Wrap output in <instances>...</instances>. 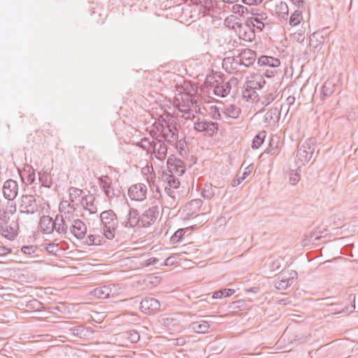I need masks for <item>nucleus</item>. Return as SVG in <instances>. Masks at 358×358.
Masks as SVG:
<instances>
[{"instance_id":"obj_1","label":"nucleus","mask_w":358,"mask_h":358,"mask_svg":"<svg viewBox=\"0 0 358 358\" xmlns=\"http://www.w3.org/2000/svg\"><path fill=\"white\" fill-rule=\"evenodd\" d=\"M19 217L14 213L3 211L0 213V234L8 240L13 241L20 231Z\"/></svg>"},{"instance_id":"obj_2","label":"nucleus","mask_w":358,"mask_h":358,"mask_svg":"<svg viewBox=\"0 0 358 358\" xmlns=\"http://www.w3.org/2000/svg\"><path fill=\"white\" fill-rule=\"evenodd\" d=\"M100 220L103 226V234L108 239H113L118 227L117 215L113 210L103 211L100 214Z\"/></svg>"},{"instance_id":"obj_3","label":"nucleus","mask_w":358,"mask_h":358,"mask_svg":"<svg viewBox=\"0 0 358 358\" xmlns=\"http://www.w3.org/2000/svg\"><path fill=\"white\" fill-rule=\"evenodd\" d=\"M122 292L119 284H108L99 286L90 292L91 294L99 299H114Z\"/></svg>"},{"instance_id":"obj_4","label":"nucleus","mask_w":358,"mask_h":358,"mask_svg":"<svg viewBox=\"0 0 358 358\" xmlns=\"http://www.w3.org/2000/svg\"><path fill=\"white\" fill-rule=\"evenodd\" d=\"M73 215L72 211L64 212V215H57L54 220L55 231L58 233L61 237L69 239V233L70 225L71 224V216Z\"/></svg>"},{"instance_id":"obj_5","label":"nucleus","mask_w":358,"mask_h":358,"mask_svg":"<svg viewBox=\"0 0 358 358\" xmlns=\"http://www.w3.org/2000/svg\"><path fill=\"white\" fill-rule=\"evenodd\" d=\"M177 101L179 110L187 115L185 119H190L191 116L194 117L192 108L196 110L197 107V100L194 96L185 93L181 94V99H177Z\"/></svg>"},{"instance_id":"obj_6","label":"nucleus","mask_w":358,"mask_h":358,"mask_svg":"<svg viewBox=\"0 0 358 358\" xmlns=\"http://www.w3.org/2000/svg\"><path fill=\"white\" fill-rule=\"evenodd\" d=\"M315 138H310L298 146L296 157L299 161L306 163L310 160L315 150Z\"/></svg>"},{"instance_id":"obj_7","label":"nucleus","mask_w":358,"mask_h":358,"mask_svg":"<svg viewBox=\"0 0 358 358\" xmlns=\"http://www.w3.org/2000/svg\"><path fill=\"white\" fill-rule=\"evenodd\" d=\"M194 128L196 131L204 132L206 136H213L218 131V124L212 121L198 119L194 123Z\"/></svg>"},{"instance_id":"obj_8","label":"nucleus","mask_w":358,"mask_h":358,"mask_svg":"<svg viewBox=\"0 0 358 358\" xmlns=\"http://www.w3.org/2000/svg\"><path fill=\"white\" fill-rule=\"evenodd\" d=\"M250 13L252 15L247 20V25L248 27H256L257 29L262 31L264 28V20H266L267 14L257 8H250Z\"/></svg>"},{"instance_id":"obj_9","label":"nucleus","mask_w":358,"mask_h":358,"mask_svg":"<svg viewBox=\"0 0 358 358\" xmlns=\"http://www.w3.org/2000/svg\"><path fill=\"white\" fill-rule=\"evenodd\" d=\"M99 183L109 200L120 196V190L113 187L112 179L108 176H101L99 178Z\"/></svg>"},{"instance_id":"obj_10","label":"nucleus","mask_w":358,"mask_h":358,"mask_svg":"<svg viewBox=\"0 0 358 358\" xmlns=\"http://www.w3.org/2000/svg\"><path fill=\"white\" fill-rule=\"evenodd\" d=\"M159 216V208L152 206L141 215V227L147 228L152 225Z\"/></svg>"},{"instance_id":"obj_11","label":"nucleus","mask_w":358,"mask_h":358,"mask_svg":"<svg viewBox=\"0 0 358 358\" xmlns=\"http://www.w3.org/2000/svg\"><path fill=\"white\" fill-rule=\"evenodd\" d=\"M20 213L25 214H34L38 211V205L34 196L22 195L21 197Z\"/></svg>"},{"instance_id":"obj_12","label":"nucleus","mask_w":358,"mask_h":358,"mask_svg":"<svg viewBox=\"0 0 358 358\" xmlns=\"http://www.w3.org/2000/svg\"><path fill=\"white\" fill-rule=\"evenodd\" d=\"M166 164L170 174L182 176L185 172L184 162L176 158L173 155L169 157Z\"/></svg>"},{"instance_id":"obj_13","label":"nucleus","mask_w":358,"mask_h":358,"mask_svg":"<svg viewBox=\"0 0 358 358\" xmlns=\"http://www.w3.org/2000/svg\"><path fill=\"white\" fill-rule=\"evenodd\" d=\"M232 83H236V78H232L229 81L225 83H219L217 80H215V82L212 85L213 94L220 97L227 96L230 92Z\"/></svg>"},{"instance_id":"obj_14","label":"nucleus","mask_w":358,"mask_h":358,"mask_svg":"<svg viewBox=\"0 0 358 358\" xmlns=\"http://www.w3.org/2000/svg\"><path fill=\"white\" fill-rule=\"evenodd\" d=\"M128 195L131 200L142 201L146 199L147 187L143 183L132 185L129 188Z\"/></svg>"},{"instance_id":"obj_15","label":"nucleus","mask_w":358,"mask_h":358,"mask_svg":"<svg viewBox=\"0 0 358 358\" xmlns=\"http://www.w3.org/2000/svg\"><path fill=\"white\" fill-rule=\"evenodd\" d=\"M87 233V226L84 222L79 219H73L69 229V235H73L77 239H82Z\"/></svg>"},{"instance_id":"obj_16","label":"nucleus","mask_w":358,"mask_h":358,"mask_svg":"<svg viewBox=\"0 0 358 358\" xmlns=\"http://www.w3.org/2000/svg\"><path fill=\"white\" fill-rule=\"evenodd\" d=\"M3 194L5 199L13 201L14 200L18 193V184L12 179L7 180L4 182L2 187Z\"/></svg>"},{"instance_id":"obj_17","label":"nucleus","mask_w":358,"mask_h":358,"mask_svg":"<svg viewBox=\"0 0 358 358\" xmlns=\"http://www.w3.org/2000/svg\"><path fill=\"white\" fill-rule=\"evenodd\" d=\"M125 228L141 227V215L138 210L131 208L127 215V219L121 222Z\"/></svg>"},{"instance_id":"obj_18","label":"nucleus","mask_w":358,"mask_h":358,"mask_svg":"<svg viewBox=\"0 0 358 358\" xmlns=\"http://www.w3.org/2000/svg\"><path fill=\"white\" fill-rule=\"evenodd\" d=\"M159 301L153 297H145L141 301V310L145 313H156L160 310Z\"/></svg>"},{"instance_id":"obj_19","label":"nucleus","mask_w":358,"mask_h":358,"mask_svg":"<svg viewBox=\"0 0 358 358\" xmlns=\"http://www.w3.org/2000/svg\"><path fill=\"white\" fill-rule=\"evenodd\" d=\"M266 84V80L261 75H256L248 78L244 85V90H260Z\"/></svg>"},{"instance_id":"obj_20","label":"nucleus","mask_w":358,"mask_h":358,"mask_svg":"<svg viewBox=\"0 0 358 358\" xmlns=\"http://www.w3.org/2000/svg\"><path fill=\"white\" fill-rule=\"evenodd\" d=\"M238 54L241 59L243 66L245 67H250L255 63L256 60V52L251 49L245 48L239 52Z\"/></svg>"},{"instance_id":"obj_21","label":"nucleus","mask_w":358,"mask_h":358,"mask_svg":"<svg viewBox=\"0 0 358 358\" xmlns=\"http://www.w3.org/2000/svg\"><path fill=\"white\" fill-rule=\"evenodd\" d=\"M236 50L229 51V52H232L233 56L227 57L223 59V65L226 66V69L229 68L231 70L238 71L239 67L243 66L241 62V59L239 57V54H235Z\"/></svg>"},{"instance_id":"obj_22","label":"nucleus","mask_w":358,"mask_h":358,"mask_svg":"<svg viewBox=\"0 0 358 358\" xmlns=\"http://www.w3.org/2000/svg\"><path fill=\"white\" fill-rule=\"evenodd\" d=\"M203 204V201L200 199H192L185 206L184 211H186L185 219H190L194 214L198 211Z\"/></svg>"},{"instance_id":"obj_23","label":"nucleus","mask_w":358,"mask_h":358,"mask_svg":"<svg viewBox=\"0 0 358 358\" xmlns=\"http://www.w3.org/2000/svg\"><path fill=\"white\" fill-rule=\"evenodd\" d=\"M159 136L168 143L173 145L178 138V130L175 127H169L167 129H163Z\"/></svg>"},{"instance_id":"obj_24","label":"nucleus","mask_w":358,"mask_h":358,"mask_svg":"<svg viewBox=\"0 0 358 358\" xmlns=\"http://www.w3.org/2000/svg\"><path fill=\"white\" fill-rule=\"evenodd\" d=\"M54 220L49 215H43L40 218L39 227L41 231L45 234H50L55 231Z\"/></svg>"},{"instance_id":"obj_25","label":"nucleus","mask_w":358,"mask_h":358,"mask_svg":"<svg viewBox=\"0 0 358 358\" xmlns=\"http://www.w3.org/2000/svg\"><path fill=\"white\" fill-rule=\"evenodd\" d=\"M161 323L163 326L167 327L169 330L180 331L182 329L180 320L176 317V315H175L162 318Z\"/></svg>"},{"instance_id":"obj_26","label":"nucleus","mask_w":358,"mask_h":358,"mask_svg":"<svg viewBox=\"0 0 358 358\" xmlns=\"http://www.w3.org/2000/svg\"><path fill=\"white\" fill-rule=\"evenodd\" d=\"M118 336L121 339L125 340L129 343H136L140 339L139 333L134 329L122 331Z\"/></svg>"},{"instance_id":"obj_27","label":"nucleus","mask_w":358,"mask_h":358,"mask_svg":"<svg viewBox=\"0 0 358 358\" xmlns=\"http://www.w3.org/2000/svg\"><path fill=\"white\" fill-rule=\"evenodd\" d=\"M336 84L333 80H326L322 86L320 97L322 100L329 98L335 91Z\"/></svg>"},{"instance_id":"obj_28","label":"nucleus","mask_w":358,"mask_h":358,"mask_svg":"<svg viewBox=\"0 0 358 358\" xmlns=\"http://www.w3.org/2000/svg\"><path fill=\"white\" fill-rule=\"evenodd\" d=\"M257 64L260 66H268L271 67H278L280 64V61L279 59L273 57L262 55L259 57Z\"/></svg>"},{"instance_id":"obj_29","label":"nucleus","mask_w":358,"mask_h":358,"mask_svg":"<svg viewBox=\"0 0 358 358\" xmlns=\"http://www.w3.org/2000/svg\"><path fill=\"white\" fill-rule=\"evenodd\" d=\"M317 34V31H315L309 37V44L310 46L313 47L314 52L320 50L324 43V36L318 37Z\"/></svg>"},{"instance_id":"obj_30","label":"nucleus","mask_w":358,"mask_h":358,"mask_svg":"<svg viewBox=\"0 0 358 358\" xmlns=\"http://www.w3.org/2000/svg\"><path fill=\"white\" fill-rule=\"evenodd\" d=\"M189 327L196 333L206 334L209 332L210 324L207 321L194 322L190 324Z\"/></svg>"},{"instance_id":"obj_31","label":"nucleus","mask_w":358,"mask_h":358,"mask_svg":"<svg viewBox=\"0 0 358 358\" xmlns=\"http://www.w3.org/2000/svg\"><path fill=\"white\" fill-rule=\"evenodd\" d=\"M94 201L95 197L92 194L83 196L81 201L82 205L89 210L90 214H94L97 211L96 207L94 204Z\"/></svg>"},{"instance_id":"obj_32","label":"nucleus","mask_w":358,"mask_h":358,"mask_svg":"<svg viewBox=\"0 0 358 358\" xmlns=\"http://www.w3.org/2000/svg\"><path fill=\"white\" fill-rule=\"evenodd\" d=\"M280 117V110L277 107H274L268 110L264 115V122L270 124L278 121Z\"/></svg>"},{"instance_id":"obj_33","label":"nucleus","mask_w":358,"mask_h":358,"mask_svg":"<svg viewBox=\"0 0 358 358\" xmlns=\"http://www.w3.org/2000/svg\"><path fill=\"white\" fill-rule=\"evenodd\" d=\"M278 143L279 140L277 136L271 137L269 141L268 146L264 150V153L270 155H276L278 153Z\"/></svg>"},{"instance_id":"obj_34","label":"nucleus","mask_w":358,"mask_h":358,"mask_svg":"<svg viewBox=\"0 0 358 358\" xmlns=\"http://www.w3.org/2000/svg\"><path fill=\"white\" fill-rule=\"evenodd\" d=\"M275 11L282 19L287 20L289 14V8L286 2L281 1L276 3Z\"/></svg>"},{"instance_id":"obj_35","label":"nucleus","mask_w":358,"mask_h":358,"mask_svg":"<svg viewBox=\"0 0 358 358\" xmlns=\"http://www.w3.org/2000/svg\"><path fill=\"white\" fill-rule=\"evenodd\" d=\"M241 108L236 105L231 104L224 106V113L227 117L237 118L241 114Z\"/></svg>"},{"instance_id":"obj_36","label":"nucleus","mask_w":358,"mask_h":358,"mask_svg":"<svg viewBox=\"0 0 358 358\" xmlns=\"http://www.w3.org/2000/svg\"><path fill=\"white\" fill-rule=\"evenodd\" d=\"M235 293V289L230 288L221 289L212 292L211 299H221L223 296H230Z\"/></svg>"},{"instance_id":"obj_37","label":"nucleus","mask_w":358,"mask_h":358,"mask_svg":"<svg viewBox=\"0 0 358 358\" xmlns=\"http://www.w3.org/2000/svg\"><path fill=\"white\" fill-rule=\"evenodd\" d=\"M163 180L168 183V187H171L173 189L178 188L180 184L179 180L174 176V174L166 173L163 175Z\"/></svg>"},{"instance_id":"obj_38","label":"nucleus","mask_w":358,"mask_h":358,"mask_svg":"<svg viewBox=\"0 0 358 358\" xmlns=\"http://www.w3.org/2000/svg\"><path fill=\"white\" fill-rule=\"evenodd\" d=\"M71 334L78 338H83L87 336V331L83 325L75 326L70 328Z\"/></svg>"},{"instance_id":"obj_39","label":"nucleus","mask_w":358,"mask_h":358,"mask_svg":"<svg viewBox=\"0 0 358 358\" xmlns=\"http://www.w3.org/2000/svg\"><path fill=\"white\" fill-rule=\"evenodd\" d=\"M266 134V133L265 131H262L255 136L252 144V148L253 149H257L261 146L264 141Z\"/></svg>"},{"instance_id":"obj_40","label":"nucleus","mask_w":358,"mask_h":358,"mask_svg":"<svg viewBox=\"0 0 358 358\" xmlns=\"http://www.w3.org/2000/svg\"><path fill=\"white\" fill-rule=\"evenodd\" d=\"M155 152V157L159 160L163 161L165 159L167 154V147L165 143H161L159 147L157 148Z\"/></svg>"},{"instance_id":"obj_41","label":"nucleus","mask_w":358,"mask_h":358,"mask_svg":"<svg viewBox=\"0 0 358 358\" xmlns=\"http://www.w3.org/2000/svg\"><path fill=\"white\" fill-rule=\"evenodd\" d=\"M229 308L234 312L246 310V303L243 300H237L231 302Z\"/></svg>"},{"instance_id":"obj_42","label":"nucleus","mask_w":358,"mask_h":358,"mask_svg":"<svg viewBox=\"0 0 358 358\" xmlns=\"http://www.w3.org/2000/svg\"><path fill=\"white\" fill-rule=\"evenodd\" d=\"M201 196L206 199H210L213 197L215 192L211 185L206 184L201 189Z\"/></svg>"},{"instance_id":"obj_43","label":"nucleus","mask_w":358,"mask_h":358,"mask_svg":"<svg viewBox=\"0 0 358 358\" xmlns=\"http://www.w3.org/2000/svg\"><path fill=\"white\" fill-rule=\"evenodd\" d=\"M302 20V12L300 10H295L290 16L289 24L291 26H296L299 24Z\"/></svg>"},{"instance_id":"obj_44","label":"nucleus","mask_w":358,"mask_h":358,"mask_svg":"<svg viewBox=\"0 0 358 358\" xmlns=\"http://www.w3.org/2000/svg\"><path fill=\"white\" fill-rule=\"evenodd\" d=\"M242 96H243V98L246 99L247 101H248L250 99L255 101L259 96L258 94L256 92V90H244L243 91Z\"/></svg>"},{"instance_id":"obj_45","label":"nucleus","mask_w":358,"mask_h":358,"mask_svg":"<svg viewBox=\"0 0 358 358\" xmlns=\"http://www.w3.org/2000/svg\"><path fill=\"white\" fill-rule=\"evenodd\" d=\"M278 94L275 92L274 93L271 92L268 94H266L262 97V103L265 106H267L271 103H272L278 96Z\"/></svg>"},{"instance_id":"obj_46","label":"nucleus","mask_w":358,"mask_h":358,"mask_svg":"<svg viewBox=\"0 0 358 358\" xmlns=\"http://www.w3.org/2000/svg\"><path fill=\"white\" fill-rule=\"evenodd\" d=\"M231 10L234 13H238L240 15H243L245 13H249L250 9L241 4H234L232 6Z\"/></svg>"},{"instance_id":"obj_47","label":"nucleus","mask_w":358,"mask_h":358,"mask_svg":"<svg viewBox=\"0 0 358 358\" xmlns=\"http://www.w3.org/2000/svg\"><path fill=\"white\" fill-rule=\"evenodd\" d=\"M185 229H180L178 230H177L171 237V239H170L171 242L172 243H176L179 242L181 240L183 235L185 234Z\"/></svg>"},{"instance_id":"obj_48","label":"nucleus","mask_w":358,"mask_h":358,"mask_svg":"<svg viewBox=\"0 0 358 358\" xmlns=\"http://www.w3.org/2000/svg\"><path fill=\"white\" fill-rule=\"evenodd\" d=\"M85 243L88 245H98L101 244V239L99 236L89 235Z\"/></svg>"},{"instance_id":"obj_49","label":"nucleus","mask_w":358,"mask_h":358,"mask_svg":"<svg viewBox=\"0 0 358 358\" xmlns=\"http://www.w3.org/2000/svg\"><path fill=\"white\" fill-rule=\"evenodd\" d=\"M289 285H291V283L289 282V280L286 279V276L275 284V288L279 290L286 289Z\"/></svg>"},{"instance_id":"obj_50","label":"nucleus","mask_w":358,"mask_h":358,"mask_svg":"<svg viewBox=\"0 0 358 358\" xmlns=\"http://www.w3.org/2000/svg\"><path fill=\"white\" fill-rule=\"evenodd\" d=\"M45 249L48 252L53 255H56L59 250L58 244L54 243H47L45 246Z\"/></svg>"},{"instance_id":"obj_51","label":"nucleus","mask_w":358,"mask_h":358,"mask_svg":"<svg viewBox=\"0 0 358 358\" xmlns=\"http://www.w3.org/2000/svg\"><path fill=\"white\" fill-rule=\"evenodd\" d=\"M300 180V175L298 172L294 171L293 170L291 171V173H289V182L290 184L292 185H295Z\"/></svg>"},{"instance_id":"obj_52","label":"nucleus","mask_w":358,"mask_h":358,"mask_svg":"<svg viewBox=\"0 0 358 358\" xmlns=\"http://www.w3.org/2000/svg\"><path fill=\"white\" fill-rule=\"evenodd\" d=\"M69 191V196L71 198H72L73 196H75V198H76L77 196H80L83 193V190L81 189L73 187H70ZM71 201L73 202V199H71Z\"/></svg>"},{"instance_id":"obj_53","label":"nucleus","mask_w":358,"mask_h":358,"mask_svg":"<svg viewBox=\"0 0 358 358\" xmlns=\"http://www.w3.org/2000/svg\"><path fill=\"white\" fill-rule=\"evenodd\" d=\"M39 175V180L42 183V185L44 187H50L51 182H49L48 181V176L45 175V173H38Z\"/></svg>"},{"instance_id":"obj_54","label":"nucleus","mask_w":358,"mask_h":358,"mask_svg":"<svg viewBox=\"0 0 358 358\" xmlns=\"http://www.w3.org/2000/svg\"><path fill=\"white\" fill-rule=\"evenodd\" d=\"M150 141L148 138H143L141 142L137 143V146L143 149V150H148L149 149Z\"/></svg>"},{"instance_id":"obj_55","label":"nucleus","mask_w":358,"mask_h":358,"mask_svg":"<svg viewBox=\"0 0 358 358\" xmlns=\"http://www.w3.org/2000/svg\"><path fill=\"white\" fill-rule=\"evenodd\" d=\"M21 250L25 255H32L36 252V248L33 245H25L22 247Z\"/></svg>"},{"instance_id":"obj_56","label":"nucleus","mask_w":358,"mask_h":358,"mask_svg":"<svg viewBox=\"0 0 358 358\" xmlns=\"http://www.w3.org/2000/svg\"><path fill=\"white\" fill-rule=\"evenodd\" d=\"M176 148L177 150L180 151V155H182V151L185 150V146L186 145V141L184 139L178 140L175 142Z\"/></svg>"},{"instance_id":"obj_57","label":"nucleus","mask_w":358,"mask_h":358,"mask_svg":"<svg viewBox=\"0 0 358 358\" xmlns=\"http://www.w3.org/2000/svg\"><path fill=\"white\" fill-rule=\"evenodd\" d=\"M280 266H281L280 260L278 259L273 260L270 264V268L273 271L278 270L280 268Z\"/></svg>"},{"instance_id":"obj_58","label":"nucleus","mask_w":358,"mask_h":358,"mask_svg":"<svg viewBox=\"0 0 358 358\" xmlns=\"http://www.w3.org/2000/svg\"><path fill=\"white\" fill-rule=\"evenodd\" d=\"M35 180V171L34 169L31 171L30 170L28 171L27 175V182L29 184H32Z\"/></svg>"},{"instance_id":"obj_59","label":"nucleus","mask_w":358,"mask_h":358,"mask_svg":"<svg viewBox=\"0 0 358 358\" xmlns=\"http://www.w3.org/2000/svg\"><path fill=\"white\" fill-rule=\"evenodd\" d=\"M252 170H253V165L252 164L248 165L245 168L244 172L243 173V174L241 176V179H245L251 173Z\"/></svg>"},{"instance_id":"obj_60","label":"nucleus","mask_w":358,"mask_h":358,"mask_svg":"<svg viewBox=\"0 0 358 358\" xmlns=\"http://www.w3.org/2000/svg\"><path fill=\"white\" fill-rule=\"evenodd\" d=\"M192 3L196 5H201V6H206L210 4L212 2V0H191Z\"/></svg>"},{"instance_id":"obj_61","label":"nucleus","mask_w":358,"mask_h":358,"mask_svg":"<svg viewBox=\"0 0 358 358\" xmlns=\"http://www.w3.org/2000/svg\"><path fill=\"white\" fill-rule=\"evenodd\" d=\"M66 207H69L71 208H73V210H74L75 208L73 207V206H71L70 204V203H69L68 201H62L59 204V212L60 213H63L64 212V209L66 208Z\"/></svg>"},{"instance_id":"obj_62","label":"nucleus","mask_w":358,"mask_h":358,"mask_svg":"<svg viewBox=\"0 0 358 358\" xmlns=\"http://www.w3.org/2000/svg\"><path fill=\"white\" fill-rule=\"evenodd\" d=\"M297 275V272L294 270H292L290 272H289V276H286V279L289 280V282L292 284L293 282V280L296 278Z\"/></svg>"},{"instance_id":"obj_63","label":"nucleus","mask_w":358,"mask_h":358,"mask_svg":"<svg viewBox=\"0 0 358 358\" xmlns=\"http://www.w3.org/2000/svg\"><path fill=\"white\" fill-rule=\"evenodd\" d=\"M242 2L245 4L251 6V5H257L261 3L263 0H241Z\"/></svg>"},{"instance_id":"obj_64","label":"nucleus","mask_w":358,"mask_h":358,"mask_svg":"<svg viewBox=\"0 0 358 358\" xmlns=\"http://www.w3.org/2000/svg\"><path fill=\"white\" fill-rule=\"evenodd\" d=\"M10 252H11L10 249H9L5 246L0 245V256L6 255L7 254H9Z\"/></svg>"}]
</instances>
